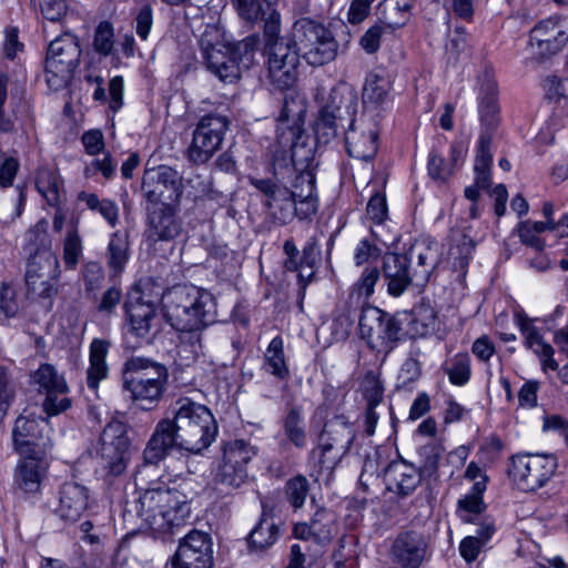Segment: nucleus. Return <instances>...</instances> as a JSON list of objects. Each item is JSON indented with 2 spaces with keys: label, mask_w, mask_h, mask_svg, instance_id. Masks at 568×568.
<instances>
[{
  "label": "nucleus",
  "mask_w": 568,
  "mask_h": 568,
  "mask_svg": "<svg viewBox=\"0 0 568 568\" xmlns=\"http://www.w3.org/2000/svg\"><path fill=\"white\" fill-rule=\"evenodd\" d=\"M130 258L129 235L125 232H114L108 243L105 260L110 272L120 275Z\"/></svg>",
  "instance_id": "nucleus-37"
},
{
  "label": "nucleus",
  "mask_w": 568,
  "mask_h": 568,
  "mask_svg": "<svg viewBox=\"0 0 568 568\" xmlns=\"http://www.w3.org/2000/svg\"><path fill=\"white\" fill-rule=\"evenodd\" d=\"M168 379V369L162 364L144 357L129 358L122 368L123 388L134 402H158Z\"/></svg>",
  "instance_id": "nucleus-4"
},
{
  "label": "nucleus",
  "mask_w": 568,
  "mask_h": 568,
  "mask_svg": "<svg viewBox=\"0 0 568 568\" xmlns=\"http://www.w3.org/2000/svg\"><path fill=\"white\" fill-rule=\"evenodd\" d=\"M440 246L430 237H420L414 242L404 254L409 258V266L415 276V285L423 287L427 284L434 270L440 262Z\"/></svg>",
  "instance_id": "nucleus-21"
},
{
  "label": "nucleus",
  "mask_w": 568,
  "mask_h": 568,
  "mask_svg": "<svg viewBox=\"0 0 568 568\" xmlns=\"http://www.w3.org/2000/svg\"><path fill=\"white\" fill-rule=\"evenodd\" d=\"M36 187L50 206H57L64 201L62 182L58 173L49 168H41L36 178Z\"/></svg>",
  "instance_id": "nucleus-38"
},
{
  "label": "nucleus",
  "mask_w": 568,
  "mask_h": 568,
  "mask_svg": "<svg viewBox=\"0 0 568 568\" xmlns=\"http://www.w3.org/2000/svg\"><path fill=\"white\" fill-rule=\"evenodd\" d=\"M443 452V447L435 443L422 446L418 449V456L420 458V473L427 476H430L434 473H436L439 464V458Z\"/></svg>",
  "instance_id": "nucleus-53"
},
{
  "label": "nucleus",
  "mask_w": 568,
  "mask_h": 568,
  "mask_svg": "<svg viewBox=\"0 0 568 568\" xmlns=\"http://www.w3.org/2000/svg\"><path fill=\"white\" fill-rule=\"evenodd\" d=\"M239 17L248 22H264V34L275 36L281 16L276 10L277 0H232Z\"/></svg>",
  "instance_id": "nucleus-24"
},
{
  "label": "nucleus",
  "mask_w": 568,
  "mask_h": 568,
  "mask_svg": "<svg viewBox=\"0 0 568 568\" xmlns=\"http://www.w3.org/2000/svg\"><path fill=\"white\" fill-rule=\"evenodd\" d=\"M345 143L351 156L368 161L377 152V133L373 130L357 135L354 126L345 132Z\"/></svg>",
  "instance_id": "nucleus-39"
},
{
  "label": "nucleus",
  "mask_w": 568,
  "mask_h": 568,
  "mask_svg": "<svg viewBox=\"0 0 568 568\" xmlns=\"http://www.w3.org/2000/svg\"><path fill=\"white\" fill-rule=\"evenodd\" d=\"M12 442L21 456L45 455L47 448L51 446L49 439L43 438L40 422L24 416H19L14 422Z\"/></svg>",
  "instance_id": "nucleus-22"
},
{
  "label": "nucleus",
  "mask_w": 568,
  "mask_h": 568,
  "mask_svg": "<svg viewBox=\"0 0 568 568\" xmlns=\"http://www.w3.org/2000/svg\"><path fill=\"white\" fill-rule=\"evenodd\" d=\"M183 189L182 175L171 166L159 165L144 171L141 191L150 206L179 204Z\"/></svg>",
  "instance_id": "nucleus-10"
},
{
  "label": "nucleus",
  "mask_w": 568,
  "mask_h": 568,
  "mask_svg": "<svg viewBox=\"0 0 568 568\" xmlns=\"http://www.w3.org/2000/svg\"><path fill=\"white\" fill-rule=\"evenodd\" d=\"M9 78L6 73H0V132L8 133L14 129V122L4 110V103L8 99Z\"/></svg>",
  "instance_id": "nucleus-62"
},
{
  "label": "nucleus",
  "mask_w": 568,
  "mask_h": 568,
  "mask_svg": "<svg viewBox=\"0 0 568 568\" xmlns=\"http://www.w3.org/2000/svg\"><path fill=\"white\" fill-rule=\"evenodd\" d=\"M356 437L354 425L344 416L328 419L317 438V445L310 452L312 476L326 475L329 480L334 469L348 454Z\"/></svg>",
  "instance_id": "nucleus-3"
},
{
  "label": "nucleus",
  "mask_w": 568,
  "mask_h": 568,
  "mask_svg": "<svg viewBox=\"0 0 568 568\" xmlns=\"http://www.w3.org/2000/svg\"><path fill=\"white\" fill-rule=\"evenodd\" d=\"M281 23L275 36L264 34V52L267 57V77L281 91L292 88L297 80L301 50L294 38L280 37Z\"/></svg>",
  "instance_id": "nucleus-5"
},
{
  "label": "nucleus",
  "mask_w": 568,
  "mask_h": 568,
  "mask_svg": "<svg viewBox=\"0 0 568 568\" xmlns=\"http://www.w3.org/2000/svg\"><path fill=\"white\" fill-rule=\"evenodd\" d=\"M276 141L283 150L291 152L294 165L307 164L314 155V140L304 132L302 125L277 126Z\"/></svg>",
  "instance_id": "nucleus-26"
},
{
  "label": "nucleus",
  "mask_w": 568,
  "mask_h": 568,
  "mask_svg": "<svg viewBox=\"0 0 568 568\" xmlns=\"http://www.w3.org/2000/svg\"><path fill=\"white\" fill-rule=\"evenodd\" d=\"M60 263L54 253L30 256L26 267L27 295L33 300H44L52 304L60 288Z\"/></svg>",
  "instance_id": "nucleus-9"
},
{
  "label": "nucleus",
  "mask_w": 568,
  "mask_h": 568,
  "mask_svg": "<svg viewBox=\"0 0 568 568\" xmlns=\"http://www.w3.org/2000/svg\"><path fill=\"white\" fill-rule=\"evenodd\" d=\"M359 335L377 352L389 353L399 339L400 322L378 307L362 308L358 320Z\"/></svg>",
  "instance_id": "nucleus-8"
},
{
  "label": "nucleus",
  "mask_w": 568,
  "mask_h": 568,
  "mask_svg": "<svg viewBox=\"0 0 568 568\" xmlns=\"http://www.w3.org/2000/svg\"><path fill=\"white\" fill-rule=\"evenodd\" d=\"M515 321L525 337V345L531 349L541 361L544 369H558V363L554 359V348L544 342L539 331L531 324V320L524 313H516Z\"/></svg>",
  "instance_id": "nucleus-30"
},
{
  "label": "nucleus",
  "mask_w": 568,
  "mask_h": 568,
  "mask_svg": "<svg viewBox=\"0 0 568 568\" xmlns=\"http://www.w3.org/2000/svg\"><path fill=\"white\" fill-rule=\"evenodd\" d=\"M304 112V106L301 102L295 99H288L285 97L283 101V106L278 115V124L277 126H286V125H302L301 124V115Z\"/></svg>",
  "instance_id": "nucleus-58"
},
{
  "label": "nucleus",
  "mask_w": 568,
  "mask_h": 568,
  "mask_svg": "<svg viewBox=\"0 0 568 568\" xmlns=\"http://www.w3.org/2000/svg\"><path fill=\"white\" fill-rule=\"evenodd\" d=\"M49 507L63 520L75 521L87 508L85 499H52Z\"/></svg>",
  "instance_id": "nucleus-50"
},
{
  "label": "nucleus",
  "mask_w": 568,
  "mask_h": 568,
  "mask_svg": "<svg viewBox=\"0 0 568 568\" xmlns=\"http://www.w3.org/2000/svg\"><path fill=\"white\" fill-rule=\"evenodd\" d=\"M204 328L178 329L180 332L178 355L180 359L190 365L202 354V331Z\"/></svg>",
  "instance_id": "nucleus-43"
},
{
  "label": "nucleus",
  "mask_w": 568,
  "mask_h": 568,
  "mask_svg": "<svg viewBox=\"0 0 568 568\" xmlns=\"http://www.w3.org/2000/svg\"><path fill=\"white\" fill-rule=\"evenodd\" d=\"M252 184L265 195L266 199L263 203L275 223L286 225L295 216L306 217L302 216L301 210L298 211L296 207L298 199L287 187L277 185L267 179L252 180Z\"/></svg>",
  "instance_id": "nucleus-19"
},
{
  "label": "nucleus",
  "mask_w": 568,
  "mask_h": 568,
  "mask_svg": "<svg viewBox=\"0 0 568 568\" xmlns=\"http://www.w3.org/2000/svg\"><path fill=\"white\" fill-rule=\"evenodd\" d=\"M386 477L389 489L395 488L398 494L404 496L413 493L420 481V475L405 462L390 463L386 468Z\"/></svg>",
  "instance_id": "nucleus-35"
},
{
  "label": "nucleus",
  "mask_w": 568,
  "mask_h": 568,
  "mask_svg": "<svg viewBox=\"0 0 568 568\" xmlns=\"http://www.w3.org/2000/svg\"><path fill=\"white\" fill-rule=\"evenodd\" d=\"M368 217L375 223H382L387 216L386 196L382 192L373 194L366 209Z\"/></svg>",
  "instance_id": "nucleus-63"
},
{
  "label": "nucleus",
  "mask_w": 568,
  "mask_h": 568,
  "mask_svg": "<svg viewBox=\"0 0 568 568\" xmlns=\"http://www.w3.org/2000/svg\"><path fill=\"white\" fill-rule=\"evenodd\" d=\"M129 427L120 420H111L104 427L99 442L98 454L102 465L112 475L125 470L130 438Z\"/></svg>",
  "instance_id": "nucleus-13"
},
{
  "label": "nucleus",
  "mask_w": 568,
  "mask_h": 568,
  "mask_svg": "<svg viewBox=\"0 0 568 568\" xmlns=\"http://www.w3.org/2000/svg\"><path fill=\"white\" fill-rule=\"evenodd\" d=\"M383 276L387 292L392 296H400L408 286L415 285V276L409 266V258L403 254L386 253L383 257Z\"/></svg>",
  "instance_id": "nucleus-27"
},
{
  "label": "nucleus",
  "mask_w": 568,
  "mask_h": 568,
  "mask_svg": "<svg viewBox=\"0 0 568 568\" xmlns=\"http://www.w3.org/2000/svg\"><path fill=\"white\" fill-rule=\"evenodd\" d=\"M148 224L144 236L149 243L172 241L181 233V222L175 216L172 206L146 205Z\"/></svg>",
  "instance_id": "nucleus-25"
},
{
  "label": "nucleus",
  "mask_w": 568,
  "mask_h": 568,
  "mask_svg": "<svg viewBox=\"0 0 568 568\" xmlns=\"http://www.w3.org/2000/svg\"><path fill=\"white\" fill-rule=\"evenodd\" d=\"M111 343L108 339L94 338L90 344L89 368L87 372V384L95 390L99 383L108 377L109 366L106 355Z\"/></svg>",
  "instance_id": "nucleus-33"
},
{
  "label": "nucleus",
  "mask_w": 568,
  "mask_h": 568,
  "mask_svg": "<svg viewBox=\"0 0 568 568\" xmlns=\"http://www.w3.org/2000/svg\"><path fill=\"white\" fill-rule=\"evenodd\" d=\"M33 382L39 385V392L47 395L43 409L48 415H58L70 407L71 402L65 396L68 385L52 365L42 364L33 374Z\"/></svg>",
  "instance_id": "nucleus-20"
},
{
  "label": "nucleus",
  "mask_w": 568,
  "mask_h": 568,
  "mask_svg": "<svg viewBox=\"0 0 568 568\" xmlns=\"http://www.w3.org/2000/svg\"><path fill=\"white\" fill-rule=\"evenodd\" d=\"M346 125L348 126L347 120H338L333 113L320 109L314 123L316 140L326 144L337 136L339 129L345 131Z\"/></svg>",
  "instance_id": "nucleus-44"
},
{
  "label": "nucleus",
  "mask_w": 568,
  "mask_h": 568,
  "mask_svg": "<svg viewBox=\"0 0 568 568\" xmlns=\"http://www.w3.org/2000/svg\"><path fill=\"white\" fill-rule=\"evenodd\" d=\"M202 54L207 70L222 82L233 83L240 79L243 65L230 48L207 45Z\"/></svg>",
  "instance_id": "nucleus-28"
},
{
  "label": "nucleus",
  "mask_w": 568,
  "mask_h": 568,
  "mask_svg": "<svg viewBox=\"0 0 568 568\" xmlns=\"http://www.w3.org/2000/svg\"><path fill=\"white\" fill-rule=\"evenodd\" d=\"M293 195L298 199L302 205V216H310L316 213L315 175L312 171H301L293 182Z\"/></svg>",
  "instance_id": "nucleus-36"
},
{
  "label": "nucleus",
  "mask_w": 568,
  "mask_h": 568,
  "mask_svg": "<svg viewBox=\"0 0 568 568\" xmlns=\"http://www.w3.org/2000/svg\"><path fill=\"white\" fill-rule=\"evenodd\" d=\"M449 381L458 386L466 384L470 377V359L467 354H457L445 368Z\"/></svg>",
  "instance_id": "nucleus-51"
},
{
  "label": "nucleus",
  "mask_w": 568,
  "mask_h": 568,
  "mask_svg": "<svg viewBox=\"0 0 568 568\" xmlns=\"http://www.w3.org/2000/svg\"><path fill=\"white\" fill-rule=\"evenodd\" d=\"M390 90L389 79L385 74L371 72L363 89L365 103L381 104L385 101Z\"/></svg>",
  "instance_id": "nucleus-48"
},
{
  "label": "nucleus",
  "mask_w": 568,
  "mask_h": 568,
  "mask_svg": "<svg viewBox=\"0 0 568 568\" xmlns=\"http://www.w3.org/2000/svg\"><path fill=\"white\" fill-rule=\"evenodd\" d=\"M284 435L296 448L306 446V430L301 409L292 407L283 419Z\"/></svg>",
  "instance_id": "nucleus-46"
},
{
  "label": "nucleus",
  "mask_w": 568,
  "mask_h": 568,
  "mask_svg": "<svg viewBox=\"0 0 568 568\" xmlns=\"http://www.w3.org/2000/svg\"><path fill=\"white\" fill-rule=\"evenodd\" d=\"M486 505L483 499H459L458 511L464 523H477V518L484 513Z\"/></svg>",
  "instance_id": "nucleus-61"
},
{
  "label": "nucleus",
  "mask_w": 568,
  "mask_h": 568,
  "mask_svg": "<svg viewBox=\"0 0 568 568\" xmlns=\"http://www.w3.org/2000/svg\"><path fill=\"white\" fill-rule=\"evenodd\" d=\"M568 41V36L558 26L556 19L539 22L529 36V53L526 62L538 67L557 54Z\"/></svg>",
  "instance_id": "nucleus-15"
},
{
  "label": "nucleus",
  "mask_w": 568,
  "mask_h": 568,
  "mask_svg": "<svg viewBox=\"0 0 568 568\" xmlns=\"http://www.w3.org/2000/svg\"><path fill=\"white\" fill-rule=\"evenodd\" d=\"M45 455L21 456L22 460L16 468V484L24 494L39 493L42 478L48 469Z\"/></svg>",
  "instance_id": "nucleus-31"
},
{
  "label": "nucleus",
  "mask_w": 568,
  "mask_h": 568,
  "mask_svg": "<svg viewBox=\"0 0 568 568\" xmlns=\"http://www.w3.org/2000/svg\"><path fill=\"white\" fill-rule=\"evenodd\" d=\"M292 36L303 58L313 67L329 63L337 57L338 42L331 30L318 21L310 18L296 20L292 28Z\"/></svg>",
  "instance_id": "nucleus-6"
},
{
  "label": "nucleus",
  "mask_w": 568,
  "mask_h": 568,
  "mask_svg": "<svg viewBox=\"0 0 568 568\" xmlns=\"http://www.w3.org/2000/svg\"><path fill=\"white\" fill-rule=\"evenodd\" d=\"M81 59L78 38L65 32L52 40L47 50L45 75L50 88H64L73 78Z\"/></svg>",
  "instance_id": "nucleus-7"
},
{
  "label": "nucleus",
  "mask_w": 568,
  "mask_h": 568,
  "mask_svg": "<svg viewBox=\"0 0 568 568\" xmlns=\"http://www.w3.org/2000/svg\"><path fill=\"white\" fill-rule=\"evenodd\" d=\"M404 24L403 21L392 20L385 17L384 20H379L377 23L372 26L361 38L359 44L366 53H374L381 45V40L384 33L392 32L396 28Z\"/></svg>",
  "instance_id": "nucleus-45"
},
{
  "label": "nucleus",
  "mask_w": 568,
  "mask_h": 568,
  "mask_svg": "<svg viewBox=\"0 0 568 568\" xmlns=\"http://www.w3.org/2000/svg\"><path fill=\"white\" fill-rule=\"evenodd\" d=\"M389 557L399 568H420L430 557L429 544L424 534L403 530L392 541Z\"/></svg>",
  "instance_id": "nucleus-18"
},
{
  "label": "nucleus",
  "mask_w": 568,
  "mask_h": 568,
  "mask_svg": "<svg viewBox=\"0 0 568 568\" xmlns=\"http://www.w3.org/2000/svg\"><path fill=\"white\" fill-rule=\"evenodd\" d=\"M172 417L161 419L143 450V464L156 466L173 449L200 454L217 435V424L211 410L189 398H180L171 409Z\"/></svg>",
  "instance_id": "nucleus-1"
},
{
  "label": "nucleus",
  "mask_w": 568,
  "mask_h": 568,
  "mask_svg": "<svg viewBox=\"0 0 568 568\" xmlns=\"http://www.w3.org/2000/svg\"><path fill=\"white\" fill-rule=\"evenodd\" d=\"M113 38L114 33L112 24L108 21L100 22L94 31V50L102 55H109L113 50Z\"/></svg>",
  "instance_id": "nucleus-55"
},
{
  "label": "nucleus",
  "mask_w": 568,
  "mask_h": 568,
  "mask_svg": "<svg viewBox=\"0 0 568 568\" xmlns=\"http://www.w3.org/2000/svg\"><path fill=\"white\" fill-rule=\"evenodd\" d=\"M229 129L226 116L207 114L201 118L187 149V158L195 164L206 163L220 150Z\"/></svg>",
  "instance_id": "nucleus-12"
},
{
  "label": "nucleus",
  "mask_w": 568,
  "mask_h": 568,
  "mask_svg": "<svg viewBox=\"0 0 568 568\" xmlns=\"http://www.w3.org/2000/svg\"><path fill=\"white\" fill-rule=\"evenodd\" d=\"M318 485L317 479L310 484L303 475H297L286 483L287 497H305L307 494H314V486Z\"/></svg>",
  "instance_id": "nucleus-64"
},
{
  "label": "nucleus",
  "mask_w": 568,
  "mask_h": 568,
  "mask_svg": "<svg viewBox=\"0 0 568 568\" xmlns=\"http://www.w3.org/2000/svg\"><path fill=\"white\" fill-rule=\"evenodd\" d=\"M363 394L367 405L378 406L384 396V387L378 376L368 372L363 381Z\"/></svg>",
  "instance_id": "nucleus-59"
},
{
  "label": "nucleus",
  "mask_w": 568,
  "mask_h": 568,
  "mask_svg": "<svg viewBox=\"0 0 568 568\" xmlns=\"http://www.w3.org/2000/svg\"><path fill=\"white\" fill-rule=\"evenodd\" d=\"M407 320V333L413 338L425 337L433 332L436 326V314L434 308L429 305L422 304L415 307Z\"/></svg>",
  "instance_id": "nucleus-40"
},
{
  "label": "nucleus",
  "mask_w": 568,
  "mask_h": 568,
  "mask_svg": "<svg viewBox=\"0 0 568 568\" xmlns=\"http://www.w3.org/2000/svg\"><path fill=\"white\" fill-rule=\"evenodd\" d=\"M81 277L87 292H95L101 288L104 281L103 266L98 262H87L81 270Z\"/></svg>",
  "instance_id": "nucleus-57"
},
{
  "label": "nucleus",
  "mask_w": 568,
  "mask_h": 568,
  "mask_svg": "<svg viewBox=\"0 0 568 568\" xmlns=\"http://www.w3.org/2000/svg\"><path fill=\"white\" fill-rule=\"evenodd\" d=\"M479 82L478 112L481 123L480 134H489L491 138L500 122L497 83L488 70H485L479 77Z\"/></svg>",
  "instance_id": "nucleus-23"
},
{
  "label": "nucleus",
  "mask_w": 568,
  "mask_h": 568,
  "mask_svg": "<svg viewBox=\"0 0 568 568\" xmlns=\"http://www.w3.org/2000/svg\"><path fill=\"white\" fill-rule=\"evenodd\" d=\"M49 223L45 219H41L30 229L27 234V243L30 247V256H42L44 253H53L52 240L48 232Z\"/></svg>",
  "instance_id": "nucleus-47"
},
{
  "label": "nucleus",
  "mask_w": 568,
  "mask_h": 568,
  "mask_svg": "<svg viewBox=\"0 0 568 568\" xmlns=\"http://www.w3.org/2000/svg\"><path fill=\"white\" fill-rule=\"evenodd\" d=\"M320 109L333 113L338 120H347L348 129H352L357 113V95L347 84L341 83L331 90Z\"/></svg>",
  "instance_id": "nucleus-29"
},
{
  "label": "nucleus",
  "mask_w": 568,
  "mask_h": 568,
  "mask_svg": "<svg viewBox=\"0 0 568 568\" xmlns=\"http://www.w3.org/2000/svg\"><path fill=\"white\" fill-rule=\"evenodd\" d=\"M125 311L131 331L139 337L149 334L152 323L156 318V308L151 301H144L140 292L129 295Z\"/></svg>",
  "instance_id": "nucleus-32"
},
{
  "label": "nucleus",
  "mask_w": 568,
  "mask_h": 568,
  "mask_svg": "<svg viewBox=\"0 0 568 568\" xmlns=\"http://www.w3.org/2000/svg\"><path fill=\"white\" fill-rule=\"evenodd\" d=\"M491 139L489 134H480L475 160V173L477 185L488 189L491 184L490 166L493 155L490 153Z\"/></svg>",
  "instance_id": "nucleus-42"
},
{
  "label": "nucleus",
  "mask_w": 568,
  "mask_h": 568,
  "mask_svg": "<svg viewBox=\"0 0 568 568\" xmlns=\"http://www.w3.org/2000/svg\"><path fill=\"white\" fill-rule=\"evenodd\" d=\"M464 477L468 483L471 484L470 493L465 497H480L486 491V486L489 478L485 470L481 469L476 463H469Z\"/></svg>",
  "instance_id": "nucleus-56"
},
{
  "label": "nucleus",
  "mask_w": 568,
  "mask_h": 568,
  "mask_svg": "<svg viewBox=\"0 0 568 568\" xmlns=\"http://www.w3.org/2000/svg\"><path fill=\"white\" fill-rule=\"evenodd\" d=\"M258 37L250 36L230 48L241 64L247 69L253 62L254 53L257 50Z\"/></svg>",
  "instance_id": "nucleus-60"
},
{
  "label": "nucleus",
  "mask_w": 568,
  "mask_h": 568,
  "mask_svg": "<svg viewBox=\"0 0 568 568\" xmlns=\"http://www.w3.org/2000/svg\"><path fill=\"white\" fill-rule=\"evenodd\" d=\"M310 506L312 510H315L311 520L314 536L323 538L328 537L331 525L334 523V515L324 506L318 505L316 499H311Z\"/></svg>",
  "instance_id": "nucleus-52"
},
{
  "label": "nucleus",
  "mask_w": 568,
  "mask_h": 568,
  "mask_svg": "<svg viewBox=\"0 0 568 568\" xmlns=\"http://www.w3.org/2000/svg\"><path fill=\"white\" fill-rule=\"evenodd\" d=\"M272 507L262 504V516L258 524L248 535L250 545L256 550H264L275 544L280 536V528L271 516Z\"/></svg>",
  "instance_id": "nucleus-34"
},
{
  "label": "nucleus",
  "mask_w": 568,
  "mask_h": 568,
  "mask_svg": "<svg viewBox=\"0 0 568 568\" xmlns=\"http://www.w3.org/2000/svg\"><path fill=\"white\" fill-rule=\"evenodd\" d=\"M557 460L551 455L520 454L511 457L509 475L519 490L534 493L554 475Z\"/></svg>",
  "instance_id": "nucleus-11"
},
{
  "label": "nucleus",
  "mask_w": 568,
  "mask_h": 568,
  "mask_svg": "<svg viewBox=\"0 0 568 568\" xmlns=\"http://www.w3.org/2000/svg\"><path fill=\"white\" fill-rule=\"evenodd\" d=\"M254 455L253 447L244 440L226 443L216 481L227 487H240L247 478L246 466Z\"/></svg>",
  "instance_id": "nucleus-17"
},
{
  "label": "nucleus",
  "mask_w": 568,
  "mask_h": 568,
  "mask_svg": "<svg viewBox=\"0 0 568 568\" xmlns=\"http://www.w3.org/2000/svg\"><path fill=\"white\" fill-rule=\"evenodd\" d=\"M155 499H135V509L151 529L169 532L180 526L191 514L187 500H174L163 505H153Z\"/></svg>",
  "instance_id": "nucleus-16"
},
{
  "label": "nucleus",
  "mask_w": 568,
  "mask_h": 568,
  "mask_svg": "<svg viewBox=\"0 0 568 568\" xmlns=\"http://www.w3.org/2000/svg\"><path fill=\"white\" fill-rule=\"evenodd\" d=\"M166 321L175 329L206 328L216 321L214 296L194 285H178L162 296Z\"/></svg>",
  "instance_id": "nucleus-2"
},
{
  "label": "nucleus",
  "mask_w": 568,
  "mask_h": 568,
  "mask_svg": "<svg viewBox=\"0 0 568 568\" xmlns=\"http://www.w3.org/2000/svg\"><path fill=\"white\" fill-rule=\"evenodd\" d=\"M264 367L266 372L280 379H286L290 371L286 365L284 345L281 336H275L268 344L264 354Z\"/></svg>",
  "instance_id": "nucleus-41"
},
{
  "label": "nucleus",
  "mask_w": 568,
  "mask_h": 568,
  "mask_svg": "<svg viewBox=\"0 0 568 568\" xmlns=\"http://www.w3.org/2000/svg\"><path fill=\"white\" fill-rule=\"evenodd\" d=\"M166 568H213V541L210 534L192 529L179 540Z\"/></svg>",
  "instance_id": "nucleus-14"
},
{
  "label": "nucleus",
  "mask_w": 568,
  "mask_h": 568,
  "mask_svg": "<svg viewBox=\"0 0 568 568\" xmlns=\"http://www.w3.org/2000/svg\"><path fill=\"white\" fill-rule=\"evenodd\" d=\"M83 245L77 227L68 230L63 240V262L68 270H75L82 256Z\"/></svg>",
  "instance_id": "nucleus-49"
},
{
  "label": "nucleus",
  "mask_w": 568,
  "mask_h": 568,
  "mask_svg": "<svg viewBox=\"0 0 568 568\" xmlns=\"http://www.w3.org/2000/svg\"><path fill=\"white\" fill-rule=\"evenodd\" d=\"M379 276L381 272L378 267H366L354 285L352 295H357L358 298H363L364 301L368 300L374 293V287Z\"/></svg>",
  "instance_id": "nucleus-54"
}]
</instances>
